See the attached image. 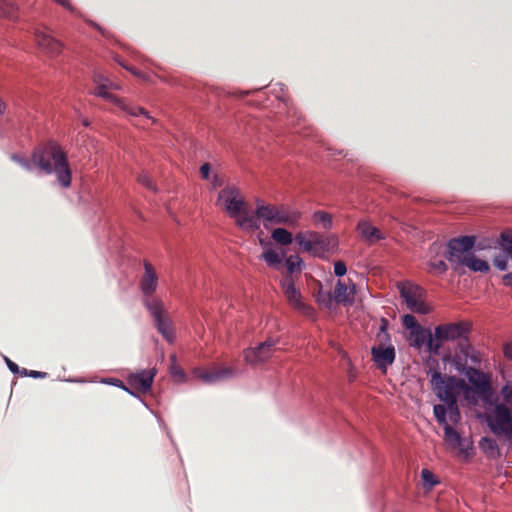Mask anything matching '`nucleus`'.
Returning a JSON list of instances; mask_svg holds the SVG:
<instances>
[{
    "label": "nucleus",
    "instance_id": "1",
    "mask_svg": "<svg viewBox=\"0 0 512 512\" xmlns=\"http://www.w3.org/2000/svg\"><path fill=\"white\" fill-rule=\"evenodd\" d=\"M32 163L47 175L55 173L62 187L68 188L71 185L72 174L67 156L58 144L49 143L45 147L35 149L32 153Z\"/></svg>",
    "mask_w": 512,
    "mask_h": 512
},
{
    "label": "nucleus",
    "instance_id": "2",
    "mask_svg": "<svg viewBox=\"0 0 512 512\" xmlns=\"http://www.w3.org/2000/svg\"><path fill=\"white\" fill-rule=\"evenodd\" d=\"M216 204L235 220L240 229L255 231L260 228L257 217L250 213L248 204L236 186L227 185L223 188L218 194Z\"/></svg>",
    "mask_w": 512,
    "mask_h": 512
},
{
    "label": "nucleus",
    "instance_id": "3",
    "mask_svg": "<svg viewBox=\"0 0 512 512\" xmlns=\"http://www.w3.org/2000/svg\"><path fill=\"white\" fill-rule=\"evenodd\" d=\"M431 376L430 383L437 397L445 403H453L457 401L461 393L468 392L470 388L463 379L455 376L443 375L441 372L434 370L429 371Z\"/></svg>",
    "mask_w": 512,
    "mask_h": 512
},
{
    "label": "nucleus",
    "instance_id": "4",
    "mask_svg": "<svg viewBox=\"0 0 512 512\" xmlns=\"http://www.w3.org/2000/svg\"><path fill=\"white\" fill-rule=\"evenodd\" d=\"M254 216L257 217L259 224L260 219H263L271 224L295 227L301 218V213L290 209L286 205L266 204L261 200H257Z\"/></svg>",
    "mask_w": 512,
    "mask_h": 512
},
{
    "label": "nucleus",
    "instance_id": "5",
    "mask_svg": "<svg viewBox=\"0 0 512 512\" xmlns=\"http://www.w3.org/2000/svg\"><path fill=\"white\" fill-rule=\"evenodd\" d=\"M296 243L306 252L319 258L336 249L338 239L334 235H324L316 231L299 232L295 236Z\"/></svg>",
    "mask_w": 512,
    "mask_h": 512
},
{
    "label": "nucleus",
    "instance_id": "6",
    "mask_svg": "<svg viewBox=\"0 0 512 512\" xmlns=\"http://www.w3.org/2000/svg\"><path fill=\"white\" fill-rule=\"evenodd\" d=\"M93 81L96 84V88L94 91V94L96 96L102 97L106 101L111 102L114 106L126 112L130 116L136 117L139 115H143L147 120H151L152 122H154V119L149 115V113L144 108L127 104L123 101V99L108 92L109 86L107 82H109V79L106 78L103 74H94Z\"/></svg>",
    "mask_w": 512,
    "mask_h": 512
},
{
    "label": "nucleus",
    "instance_id": "7",
    "mask_svg": "<svg viewBox=\"0 0 512 512\" xmlns=\"http://www.w3.org/2000/svg\"><path fill=\"white\" fill-rule=\"evenodd\" d=\"M487 423L495 435L512 440V412L505 404L498 403L494 406L487 417Z\"/></svg>",
    "mask_w": 512,
    "mask_h": 512
},
{
    "label": "nucleus",
    "instance_id": "8",
    "mask_svg": "<svg viewBox=\"0 0 512 512\" xmlns=\"http://www.w3.org/2000/svg\"><path fill=\"white\" fill-rule=\"evenodd\" d=\"M155 375V369L142 370L138 373L132 374L127 379L129 388H127L121 380L115 378L105 379L102 380V382L112 384L132 394L134 392L144 394L150 391Z\"/></svg>",
    "mask_w": 512,
    "mask_h": 512
},
{
    "label": "nucleus",
    "instance_id": "9",
    "mask_svg": "<svg viewBox=\"0 0 512 512\" xmlns=\"http://www.w3.org/2000/svg\"><path fill=\"white\" fill-rule=\"evenodd\" d=\"M398 288L409 310L423 315L430 313V307L423 300L424 290L420 286L400 282Z\"/></svg>",
    "mask_w": 512,
    "mask_h": 512
},
{
    "label": "nucleus",
    "instance_id": "10",
    "mask_svg": "<svg viewBox=\"0 0 512 512\" xmlns=\"http://www.w3.org/2000/svg\"><path fill=\"white\" fill-rule=\"evenodd\" d=\"M280 284L288 303L295 310L308 318H313L315 316L314 308L302 301L301 293L295 287V280L293 276L284 275Z\"/></svg>",
    "mask_w": 512,
    "mask_h": 512
},
{
    "label": "nucleus",
    "instance_id": "11",
    "mask_svg": "<svg viewBox=\"0 0 512 512\" xmlns=\"http://www.w3.org/2000/svg\"><path fill=\"white\" fill-rule=\"evenodd\" d=\"M144 305L154 318L155 325L159 333L169 342L173 340V332L170 321L163 309V304L158 299H144Z\"/></svg>",
    "mask_w": 512,
    "mask_h": 512
},
{
    "label": "nucleus",
    "instance_id": "12",
    "mask_svg": "<svg viewBox=\"0 0 512 512\" xmlns=\"http://www.w3.org/2000/svg\"><path fill=\"white\" fill-rule=\"evenodd\" d=\"M463 372L472 385L474 393L484 401L489 400L492 395L490 378L484 372L474 367H465Z\"/></svg>",
    "mask_w": 512,
    "mask_h": 512
},
{
    "label": "nucleus",
    "instance_id": "13",
    "mask_svg": "<svg viewBox=\"0 0 512 512\" xmlns=\"http://www.w3.org/2000/svg\"><path fill=\"white\" fill-rule=\"evenodd\" d=\"M470 328V324L465 321L440 324L435 327L434 337L440 342L466 338L470 332Z\"/></svg>",
    "mask_w": 512,
    "mask_h": 512
},
{
    "label": "nucleus",
    "instance_id": "14",
    "mask_svg": "<svg viewBox=\"0 0 512 512\" xmlns=\"http://www.w3.org/2000/svg\"><path fill=\"white\" fill-rule=\"evenodd\" d=\"M475 243V237L473 236H461L453 238L448 242V255L447 260L453 263H461L462 258L466 255L471 254L470 250L473 248Z\"/></svg>",
    "mask_w": 512,
    "mask_h": 512
},
{
    "label": "nucleus",
    "instance_id": "15",
    "mask_svg": "<svg viewBox=\"0 0 512 512\" xmlns=\"http://www.w3.org/2000/svg\"><path fill=\"white\" fill-rule=\"evenodd\" d=\"M276 341L268 339L254 348H247L243 351L246 363L257 365L267 361L275 351Z\"/></svg>",
    "mask_w": 512,
    "mask_h": 512
},
{
    "label": "nucleus",
    "instance_id": "16",
    "mask_svg": "<svg viewBox=\"0 0 512 512\" xmlns=\"http://www.w3.org/2000/svg\"><path fill=\"white\" fill-rule=\"evenodd\" d=\"M194 374L202 382L206 384H212L231 378L234 375V370L230 367H220L214 365L209 369L197 368L194 370Z\"/></svg>",
    "mask_w": 512,
    "mask_h": 512
},
{
    "label": "nucleus",
    "instance_id": "17",
    "mask_svg": "<svg viewBox=\"0 0 512 512\" xmlns=\"http://www.w3.org/2000/svg\"><path fill=\"white\" fill-rule=\"evenodd\" d=\"M144 274L142 275L139 283L140 290L142 291L145 299H154L151 297L156 291L158 286V276L153 265L144 261Z\"/></svg>",
    "mask_w": 512,
    "mask_h": 512
},
{
    "label": "nucleus",
    "instance_id": "18",
    "mask_svg": "<svg viewBox=\"0 0 512 512\" xmlns=\"http://www.w3.org/2000/svg\"><path fill=\"white\" fill-rule=\"evenodd\" d=\"M371 355L376 366L386 372L387 367L394 363L396 352L393 345H388L387 347L373 346L371 348Z\"/></svg>",
    "mask_w": 512,
    "mask_h": 512
},
{
    "label": "nucleus",
    "instance_id": "19",
    "mask_svg": "<svg viewBox=\"0 0 512 512\" xmlns=\"http://www.w3.org/2000/svg\"><path fill=\"white\" fill-rule=\"evenodd\" d=\"M35 40L41 51L49 56H55L61 52V43L43 31H35Z\"/></svg>",
    "mask_w": 512,
    "mask_h": 512
},
{
    "label": "nucleus",
    "instance_id": "20",
    "mask_svg": "<svg viewBox=\"0 0 512 512\" xmlns=\"http://www.w3.org/2000/svg\"><path fill=\"white\" fill-rule=\"evenodd\" d=\"M355 292V284L351 283L350 285H347L339 280L334 289V299L337 303L352 304Z\"/></svg>",
    "mask_w": 512,
    "mask_h": 512
},
{
    "label": "nucleus",
    "instance_id": "21",
    "mask_svg": "<svg viewBox=\"0 0 512 512\" xmlns=\"http://www.w3.org/2000/svg\"><path fill=\"white\" fill-rule=\"evenodd\" d=\"M431 335L429 329H424L422 326H419L409 332L408 341L411 346L421 349Z\"/></svg>",
    "mask_w": 512,
    "mask_h": 512
},
{
    "label": "nucleus",
    "instance_id": "22",
    "mask_svg": "<svg viewBox=\"0 0 512 512\" xmlns=\"http://www.w3.org/2000/svg\"><path fill=\"white\" fill-rule=\"evenodd\" d=\"M358 230L362 237L370 243H375L384 238L380 230L368 222H360Z\"/></svg>",
    "mask_w": 512,
    "mask_h": 512
},
{
    "label": "nucleus",
    "instance_id": "23",
    "mask_svg": "<svg viewBox=\"0 0 512 512\" xmlns=\"http://www.w3.org/2000/svg\"><path fill=\"white\" fill-rule=\"evenodd\" d=\"M460 264L475 272H488L490 269L489 264L486 261L477 258L473 254H468L465 258H462V262Z\"/></svg>",
    "mask_w": 512,
    "mask_h": 512
},
{
    "label": "nucleus",
    "instance_id": "24",
    "mask_svg": "<svg viewBox=\"0 0 512 512\" xmlns=\"http://www.w3.org/2000/svg\"><path fill=\"white\" fill-rule=\"evenodd\" d=\"M388 325V320L386 318H381L379 331L376 335L377 344H375L374 346L387 347L388 345H392L391 337L390 334L388 333Z\"/></svg>",
    "mask_w": 512,
    "mask_h": 512
},
{
    "label": "nucleus",
    "instance_id": "25",
    "mask_svg": "<svg viewBox=\"0 0 512 512\" xmlns=\"http://www.w3.org/2000/svg\"><path fill=\"white\" fill-rule=\"evenodd\" d=\"M261 257L269 267L280 270L284 253L280 255L274 249H267L262 253Z\"/></svg>",
    "mask_w": 512,
    "mask_h": 512
},
{
    "label": "nucleus",
    "instance_id": "26",
    "mask_svg": "<svg viewBox=\"0 0 512 512\" xmlns=\"http://www.w3.org/2000/svg\"><path fill=\"white\" fill-rule=\"evenodd\" d=\"M271 238L280 245H290L293 242L292 233L284 228H276L271 233Z\"/></svg>",
    "mask_w": 512,
    "mask_h": 512
},
{
    "label": "nucleus",
    "instance_id": "27",
    "mask_svg": "<svg viewBox=\"0 0 512 512\" xmlns=\"http://www.w3.org/2000/svg\"><path fill=\"white\" fill-rule=\"evenodd\" d=\"M302 259L298 255H290L285 261L286 274L291 275L301 271Z\"/></svg>",
    "mask_w": 512,
    "mask_h": 512
},
{
    "label": "nucleus",
    "instance_id": "28",
    "mask_svg": "<svg viewBox=\"0 0 512 512\" xmlns=\"http://www.w3.org/2000/svg\"><path fill=\"white\" fill-rule=\"evenodd\" d=\"M313 222L324 229H330L332 227V216L324 211H316L313 214Z\"/></svg>",
    "mask_w": 512,
    "mask_h": 512
},
{
    "label": "nucleus",
    "instance_id": "29",
    "mask_svg": "<svg viewBox=\"0 0 512 512\" xmlns=\"http://www.w3.org/2000/svg\"><path fill=\"white\" fill-rule=\"evenodd\" d=\"M444 439L454 448L458 447L461 443V437L459 433L449 424L444 426Z\"/></svg>",
    "mask_w": 512,
    "mask_h": 512
},
{
    "label": "nucleus",
    "instance_id": "30",
    "mask_svg": "<svg viewBox=\"0 0 512 512\" xmlns=\"http://www.w3.org/2000/svg\"><path fill=\"white\" fill-rule=\"evenodd\" d=\"M14 4L7 0H0V17L11 19L15 15Z\"/></svg>",
    "mask_w": 512,
    "mask_h": 512
},
{
    "label": "nucleus",
    "instance_id": "31",
    "mask_svg": "<svg viewBox=\"0 0 512 512\" xmlns=\"http://www.w3.org/2000/svg\"><path fill=\"white\" fill-rule=\"evenodd\" d=\"M447 412H448V409L445 405H442V404L434 405V408H433L434 416H435L437 422L440 425H443V427L448 425L447 418H446Z\"/></svg>",
    "mask_w": 512,
    "mask_h": 512
},
{
    "label": "nucleus",
    "instance_id": "32",
    "mask_svg": "<svg viewBox=\"0 0 512 512\" xmlns=\"http://www.w3.org/2000/svg\"><path fill=\"white\" fill-rule=\"evenodd\" d=\"M421 478L423 480L424 486L430 490L432 487L439 483L436 476L428 469H422Z\"/></svg>",
    "mask_w": 512,
    "mask_h": 512
},
{
    "label": "nucleus",
    "instance_id": "33",
    "mask_svg": "<svg viewBox=\"0 0 512 512\" xmlns=\"http://www.w3.org/2000/svg\"><path fill=\"white\" fill-rule=\"evenodd\" d=\"M428 266L430 273L444 274L448 270V266L443 260L430 261Z\"/></svg>",
    "mask_w": 512,
    "mask_h": 512
},
{
    "label": "nucleus",
    "instance_id": "34",
    "mask_svg": "<svg viewBox=\"0 0 512 512\" xmlns=\"http://www.w3.org/2000/svg\"><path fill=\"white\" fill-rule=\"evenodd\" d=\"M11 159H12V161H14L15 163H17L18 165H20L22 168H24L27 171L32 170V168L34 167V165L32 163V158L29 160V159L21 157L17 154H12Z\"/></svg>",
    "mask_w": 512,
    "mask_h": 512
},
{
    "label": "nucleus",
    "instance_id": "35",
    "mask_svg": "<svg viewBox=\"0 0 512 512\" xmlns=\"http://www.w3.org/2000/svg\"><path fill=\"white\" fill-rule=\"evenodd\" d=\"M446 405H447L450 420L453 423H457L460 420V411H459V408L457 405V401H454V404L450 403V402L446 403Z\"/></svg>",
    "mask_w": 512,
    "mask_h": 512
},
{
    "label": "nucleus",
    "instance_id": "36",
    "mask_svg": "<svg viewBox=\"0 0 512 512\" xmlns=\"http://www.w3.org/2000/svg\"><path fill=\"white\" fill-rule=\"evenodd\" d=\"M402 323L406 329L414 330L415 328L421 326L416 318L411 314H406L402 317Z\"/></svg>",
    "mask_w": 512,
    "mask_h": 512
},
{
    "label": "nucleus",
    "instance_id": "37",
    "mask_svg": "<svg viewBox=\"0 0 512 512\" xmlns=\"http://www.w3.org/2000/svg\"><path fill=\"white\" fill-rule=\"evenodd\" d=\"M461 351L467 358L469 357L474 364L479 363L481 361L479 356L475 354V352L473 351L472 347L469 344L461 345Z\"/></svg>",
    "mask_w": 512,
    "mask_h": 512
},
{
    "label": "nucleus",
    "instance_id": "38",
    "mask_svg": "<svg viewBox=\"0 0 512 512\" xmlns=\"http://www.w3.org/2000/svg\"><path fill=\"white\" fill-rule=\"evenodd\" d=\"M138 181H139V183H141L146 188H148V189H150L152 191H156L155 184H154L152 178L148 174H141V175H139Z\"/></svg>",
    "mask_w": 512,
    "mask_h": 512
},
{
    "label": "nucleus",
    "instance_id": "39",
    "mask_svg": "<svg viewBox=\"0 0 512 512\" xmlns=\"http://www.w3.org/2000/svg\"><path fill=\"white\" fill-rule=\"evenodd\" d=\"M427 344V349L430 353H438L440 347H441V342L438 341V340H434L433 339V336L431 335L430 338L427 340V342L425 343Z\"/></svg>",
    "mask_w": 512,
    "mask_h": 512
},
{
    "label": "nucleus",
    "instance_id": "40",
    "mask_svg": "<svg viewBox=\"0 0 512 512\" xmlns=\"http://www.w3.org/2000/svg\"><path fill=\"white\" fill-rule=\"evenodd\" d=\"M501 246L505 250V246L512 245V230L503 231L500 235Z\"/></svg>",
    "mask_w": 512,
    "mask_h": 512
},
{
    "label": "nucleus",
    "instance_id": "41",
    "mask_svg": "<svg viewBox=\"0 0 512 512\" xmlns=\"http://www.w3.org/2000/svg\"><path fill=\"white\" fill-rule=\"evenodd\" d=\"M501 395L506 403L512 402V385L510 383H507L502 387Z\"/></svg>",
    "mask_w": 512,
    "mask_h": 512
},
{
    "label": "nucleus",
    "instance_id": "42",
    "mask_svg": "<svg viewBox=\"0 0 512 512\" xmlns=\"http://www.w3.org/2000/svg\"><path fill=\"white\" fill-rule=\"evenodd\" d=\"M347 272L346 264L343 261H337L334 264V274L338 277L344 276Z\"/></svg>",
    "mask_w": 512,
    "mask_h": 512
},
{
    "label": "nucleus",
    "instance_id": "43",
    "mask_svg": "<svg viewBox=\"0 0 512 512\" xmlns=\"http://www.w3.org/2000/svg\"><path fill=\"white\" fill-rule=\"evenodd\" d=\"M21 375L30 376L32 378H45L47 373L35 370L28 371L27 369L23 368V370L21 371Z\"/></svg>",
    "mask_w": 512,
    "mask_h": 512
},
{
    "label": "nucleus",
    "instance_id": "44",
    "mask_svg": "<svg viewBox=\"0 0 512 512\" xmlns=\"http://www.w3.org/2000/svg\"><path fill=\"white\" fill-rule=\"evenodd\" d=\"M496 268L501 271L506 270L507 268V260L503 256L496 257L493 261Z\"/></svg>",
    "mask_w": 512,
    "mask_h": 512
},
{
    "label": "nucleus",
    "instance_id": "45",
    "mask_svg": "<svg viewBox=\"0 0 512 512\" xmlns=\"http://www.w3.org/2000/svg\"><path fill=\"white\" fill-rule=\"evenodd\" d=\"M481 446L484 450H487V449L494 450L496 448V443H495V441H493L491 439L484 438L483 441L481 442Z\"/></svg>",
    "mask_w": 512,
    "mask_h": 512
},
{
    "label": "nucleus",
    "instance_id": "46",
    "mask_svg": "<svg viewBox=\"0 0 512 512\" xmlns=\"http://www.w3.org/2000/svg\"><path fill=\"white\" fill-rule=\"evenodd\" d=\"M5 361H6V364L9 368V370L13 373H21L20 370H19V367L16 363H14L13 361H11L9 358H5Z\"/></svg>",
    "mask_w": 512,
    "mask_h": 512
},
{
    "label": "nucleus",
    "instance_id": "47",
    "mask_svg": "<svg viewBox=\"0 0 512 512\" xmlns=\"http://www.w3.org/2000/svg\"><path fill=\"white\" fill-rule=\"evenodd\" d=\"M200 173H201L202 178L208 179L209 173H210V165L208 163L203 164L200 167Z\"/></svg>",
    "mask_w": 512,
    "mask_h": 512
},
{
    "label": "nucleus",
    "instance_id": "48",
    "mask_svg": "<svg viewBox=\"0 0 512 512\" xmlns=\"http://www.w3.org/2000/svg\"><path fill=\"white\" fill-rule=\"evenodd\" d=\"M503 352L507 359L512 360V344H506L504 346Z\"/></svg>",
    "mask_w": 512,
    "mask_h": 512
},
{
    "label": "nucleus",
    "instance_id": "49",
    "mask_svg": "<svg viewBox=\"0 0 512 512\" xmlns=\"http://www.w3.org/2000/svg\"><path fill=\"white\" fill-rule=\"evenodd\" d=\"M55 2H57L59 5L63 6L64 8L70 10V11H73V7L72 5L70 4V2L68 0H54Z\"/></svg>",
    "mask_w": 512,
    "mask_h": 512
},
{
    "label": "nucleus",
    "instance_id": "50",
    "mask_svg": "<svg viewBox=\"0 0 512 512\" xmlns=\"http://www.w3.org/2000/svg\"><path fill=\"white\" fill-rule=\"evenodd\" d=\"M503 281H504V284L507 285V286H511L512 285V272L511 273H508L507 275H505L503 277Z\"/></svg>",
    "mask_w": 512,
    "mask_h": 512
},
{
    "label": "nucleus",
    "instance_id": "51",
    "mask_svg": "<svg viewBox=\"0 0 512 512\" xmlns=\"http://www.w3.org/2000/svg\"><path fill=\"white\" fill-rule=\"evenodd\" d=\"M212 185H213L214 188L219 187V186L222 185V182H221V180H220L218 175L214 176L213 181H212Z\"/></svg>",
    "mask_w": 512,
    "mask_h": 512
},
{
    "label": "nucleus",
    "instance_id": "52",
    "mask_svg": "<svg viewBox=\"0 0 512 512\" xmlns=\"http://www.w3.org/2000/svg\"><path fill=\"white\" fill-rule=\"evenodd\" d=\"M171 371H172V373H173V374H175V375H180V376H183V375H184L183 371H182L180 368H177V367H176V366H174V365L171 367Z\"/></svg>",
    "mask_w": 512,
    "mask_h": 512
},
{
    "label": "nucleus",
    "instance_id": "53",
    "mask_svg": "<svg viewBox=\"0 0 512 512\" xmlns=\"http://www.w3.org/2000/svg\"><path fill=\"white\" fill-rule=\"evenodd\" d=\"M107 83H108V86H109L108 87V91L110 89H116V90L119 89V86L117 84H115L114 82H112L110 79H109V82H107Z\"/></svg>",
    "mask_w": 512,
    "mask_h": 512
},
{
    "label": "nucleus",
    "instance_id": "54",
    "mask_svg": "<svg viewBox=\"0 0 512 512\" xmlns=\"http://www.w3.org/2000/svg\"><path fill=\"white\" fill-rule=\"evenodd\" d=\"M6 109V105L5 103L0 99V115H2L4 113Z\"/></svg>",
    "mask_w": 512,
    "mask_h": 512
},
{
    "label": "nucleus",
    "instance_id": "55",
    "mask_svg": "<svg viewBox=\"0 0 512 512\" xmlns=\"http://www.w3.org/2000/svg\"><path fill=\"white\" fill-rule=\"evenodd\" d=\"M505 252L512 256V245L505 246Z\"/></svg>",
    "mask_w": 512,
    "mask_h": 512
},
{
    "label": "nucleus",
    "instance_id": "56",
    "mask_svg": "<svg viewBox=\"0 0 512 512\" xmlns=\"http://www.w3.org/2000/svg\"><path fill=\"white\" fill-rule=\"evenodd\" d=\"M171 360H172V362H173V363L176 361V357H175V355H172V356H171Z\"/></svg>",
    "mask_w": 512,
    "mask_h": 512
},
{
    "label": "nucleus",
    "instance_id": "57",
    "mask_svg": "<svg viewBox=\"0 0 512 512\" xmlns=\"http://www.w3.org/2000/svg\"><path fill=\"white\" fill-rule=\"evenodd\" d=\"M131 72H132L133 74H135V75H139L136 71H134V70H132V69H131Z\"/></svg>",
    "mask_w": 512,
    "mask_h": 512
}]
</instances>
